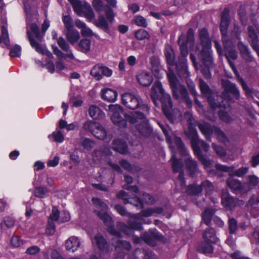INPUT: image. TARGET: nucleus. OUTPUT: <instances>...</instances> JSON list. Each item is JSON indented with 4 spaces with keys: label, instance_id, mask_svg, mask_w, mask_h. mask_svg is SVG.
Returning a JSON list of instances; mask_svg holds the SVG:
<instances>
[{
    "label": "nucleus",
    "instance_id": "nucleus-1",
    "mask_svg": "<svg viewBox=\"0 0 259 259\" xmlns=\"http://www.w3.org/2000/svg\"><path fill=\"white\" fill-rule=\"evenodd\" d=\"M92 200L96 206L100 209V210H96L95 212L107 227L108 231L116 236L120 237V233L113 228L114 224L112 219L107 212V205L97 198H93Z\"/></svg>",
    "mask_w": 259,
    "mask_h": 259
},
{
    "label": "nucleus",
    "instance_id": "nucleus-2",
    "mask_svg": "<svg viewBox=\"0 0 259 259\" xmlns=\"http://www.w3.org/2000/svg\"><path fill=\"white\" fill-rule=\"evenodd\" d=\"M167 77L169 82L170 88L172 91L173 97L176 99H179V92L182 97V99L186 103L189 108H191L192 105V102L189 96L187 90L184 85L178 84V80L177 79L175 73L172 70L169 69L167 73Z\"/></svg>",
    "mask_w": 259,
    "mask_h": 259
},
{
    "label": "nucleus",
    "instance_id": "nucleus-3",
    "mask_svg": "<svg viewBox=\"0 0 259 259\" xmlns=\"http://www.w3.org/2000/svg\"><path fill=\"white\" fill-rule=\"evenodd\" d=\"M185 119L188 124V132H185V134L190 140L191 146H207L204 142L199 139L195 126L197 125V122L193 118L192 114L189 112L184 114Z\"/></svg>",
    "mask_w": 259,
    "mask_h": 259
},
{
    "label": "nucleus",
    "instance_id": "nucleus-4",
    "mask_svg": "<svg viewBox=\"0 0 259 259\" xmlns=\"http://www.w3.org/2000/svg\"><path fill=\"white\" fill-rule=\"evenodd\" d=\"M122 103L127 108L131 110H135L140 108L143 112L148 114L149 107L145 104H141V99L137 96L129 93H125L122 95Z\"/></svg>",
    "mask_w": 259,
    "mask_h": 259
},
{
    "label": "nucleus",
    "instance_id": "nucleus-5",
    "mask_svg": "<svg viewBox=\"0 0 259 259\" xmlns=\"http://www.w3.org/2000/svg\"><path fill=\"white\" fill-rule=\"evenodd\" d=\"M222 42L224 48L223 55L225 56L234 72H237L234 63L232 61L238 58V53L235 49L234 42L230 38L222 40Z\"/></svg>",
    "mask_w": 259,
    "mask_h": 259
},
{
    "label": "nucleus",
    "instance_id": "nucleus-6",
    "mask_svg": "<svg viewBox=\"0 0 259 259\" xmlns=\"http://www.w3.org/2000/svg\"><path fill=\"white\" fill-rule=\"evenodd\" d=\"M109 111L112 114L111 115V120L113 123L120 128H125L127 126L125 117L123 118L121 114L124 115L123 109L119 105H110L108 107Z\"/></svg>",
    "mask_w": 259,
    "mask_h": 259
},
{
    "label": "nucleus",
    "instance_id": "nucleus-7",
    "mask_svg": "<svg viewBox=\"0 0 259 259\" xmlns=\"http://www.w3.org/2000/svg\"><path fill=\"white\" fill-rule=\"evenodd\" d=\"M222 85L224 88L222 96L225 99L232 101V97L236 100L240 99L239 91L236 84L229 80H222Z\"/></svg>",
    "mask_w": 259,
    "mask_h": 259
},
{
    "label": "nucleus",
    "instance_id": "nucleus-8",
    "mask_svg": "<svg viewBox=\"0 0 259 259\" xmlns=\"http://www.w3.org/2000/svg\"><path fill=\"white\" fill-rule=\"evenodd\" d=\"M171 208L167 206L163 207H156L149 208L141 211L139 213L133 215V218L139 220L141 217H148L155 214H163L166 215L167 218L170 217Z\"/></svg>",
    "mask_w": 259,
    "mask_h": 259
},
{
    "label": "nucleus",
    "instance_id": "nucleus-9",
    "mask_svg": "<svg viewBox=\"0 0 259 259\" xmlns=\"http://www.w3.org/2000/svg\"><path fill=\"white\" fill-rule=\"evenodd\" d=\"M158 100L161 103L163 113L171 122H173L174 119L171 114L172 103L170 95L165 93Z\"/></svg>",
    "mask_w": 259,
    "mask_h": 259
},
{
    "label": "nucleus",
    "instance_id": "nucleus-10",
    "mask_svg": "<svg viewBox=\"0 0 259 259\" xmlns=\"http://www.w3.org/2000/svg\"><path fill=\"white\" fill-rule=\"evenodd\" d=\"M171 151L172 153L171 160H172V167L173 170L175 172L179 171L182 168V164L180 162L177 158L176 155L174 153L175 151L177 150L178 152L181 155H187L185 147H170Z\"/></svg>",
    "mask_w": 259,
    "mask_h": 259
},
{
    "label": "nucleus",
    "instance_id": "nucleus-11",
    "mask_svg": "<svg viewBox=\"0 0 259 259\" xmlns=\"http://www.w3.org/2000/svg\"><path fill=\"white\" fill-rule=\"evenodd\" d=\"M227 184L228 187L234 191H238L242 193H246L251 190V188L249 187L246 188V187L248 186V184L246 183L241 184L240 181L232 178L227 179Z\"/></svg>",
    "mask_w": 259,
    "mask_h": 259
},
{
    "label": "nucleus",
    "instance_id": "nucleus-12",
    "mask_svg": "<svg viewBox=\"0 0 259 259\" xmlns=\"http://www.w3.org/2000/svg\"><path fill=\"white\" fill-rule=\"evenodd\" d=\"M222 203L227 208L232 210L235 206L244 204V202L230 196L227 192L222 193Z\"/></svg>",
    "mask_w": 259,
    "mask_h": 259
},
{
    "label": "nucleus",
    "instance_id": "nucleus-13",
    "mask_svg": "<svg viewBox=\"0 0 259 259\" xmlns=\"http://www.w3.org/2000/svg\"><path fill=\"white\" fill-rule=\"evenodd\" d=\"M165 93L160 82L159 81H155L151 88L150 96L156 106H158L157 102L158 99Z\"/></svg>",
    "mask_w": 259,
    "mask_h": 259
},
{
    "label": "nucleus",
    "instance_id": "nucleus-14",
    "mask_svg": "<svg viewBox=\"0 0 259 259\" xmlns=\"http://www.w3.org/2000/svg\"><path fill=\"white\" fill-rule=\"evenodd\" d=\"M92 243L96 244L103 253H108L110 250L106 240L101 234L98 233L94 236L92 239Z\"/></svg>",
    "mask_w": 259,
    "mask_h": 259
},
{
    "label": "nucleus",
    "instance_id": "nucleus-15",
    "mask_svg": "<svg viewBox=\"0 0 259 259\" xmlns=\"http://www.w3.org/2000/svg\"><path fill=\"white\" fill-rule=\"evenodd\" d=\"M117 198L122 199L125 204L129 203L139 208L143 207V203L138 197L130 198L127 193L124 191H119L117 194Z\"/></svg>",
    "mask_w": 259,
    "mask_h": 259
},
{
    "label": "nucleus",
    "instance_id": "nucleus-16",
    "mask_svg": "<svg viewBox=\"0 0 259 259\" xmlns=\"http://www.w3.org/2000/svg\"><path fill=\"white\" fill-rule=\"evenodd\" d=\"M117 226L121 231L127 235L131 234L133 230H141L142 228L141 224L132 220L129 221L128 226L121 223H118Z\"/></svg>",
    "mask_w": 259,
    "mask_h": 259
},
{
    "label": "nucleus",
    "instance_id": "nucleus-17",
    "mask_svg": "<svg viewBox=\"0 0 259 259\" xmlns=\"http://www.w3.org/2000/svg\"><path fill=\"white\" fill-rule=\"evenodd\" d=\"M159 126L165 135L166 141L168 144L170 145L174 143L176 146H184V144L181 138L175 135L170 136L169 135V129L168 127L165 126L162 124H159Z\"/></svg>",
    "mask_w": 259,
    "mask_h": 259
},
{
    "label": "nucleus",
    "instance_id": "nucleus-18",
    "mask_svg": "<svg viewBox=\"0 0 259 259\" xmlns=\"http://www.w3.org/2000/svg\"><path fill=\"white\" fill-rule=\"evenodd\" d=\"M211 48H203L200 52V59L203 66L213 67V58Z\"/></svg>",
    "mask_w": 259,
    "mask_h": 259
},
{
    "label": "nucleus",
    "instance_id": "nucleus-19",
    "mask_svg": "<svg viewBox=\"0 0 259 259\" xmlns=\"http://www.w3.org/2000/svg\"><path fill=\"white\" fill-rule=\"evenodd\" d=\"M237 48L242 58L246 62L254 61V58L250 54V52L247 46L244 45L242 41H239L237 44Z\"/></svg>",
    "mask_w": 259,
    "mask_h": 259
},
{
    "label": "nucleus",
    "instance_id": "nucleus-20",
    "mask_svg": "<svg viewBox=\"0 0 259 259\" xmlns=\"http://www.w3.org/2000/svg\"><path fill=\"white\" fill-rule=\"evenodd\" d=\"M28 39L30 42L31 47L35 49L36 51L42 54L47 55L50 58H53V54L49 51L42 47L41 45L35 40H33L29 32L28 31Z\"/></svg>",
    "mask_w": 259,
    "mask_h": 259
},
{
    "label": "nucleus",
    "instance_id": "nucleus-21",
    "mask_svg": "<svg viewBox=\"0 0 259 259\" xmlns=\"http://www.w3.org/2000/svg\"><path fill=\"white\" fill-rule=\"evenodd\" d=\"M145 112H133L129 114L124 113V117L126 123L129 122L132 124H134L138 121L139 119H145Z\"/></svg>",
    "mask_w": 259,
    "mask_h": 259
},
{
    "label": "nucleus",
    "instance_id": "nucleus-22",
    "mask_svg": "<svg viewBox=\"0 0 259 259\" xmlns=\"http://www.w3.org/2000/svg\"><path fill=\"white\" fill-rule=\"evenodd\" d=\"M197 126L201 132L204 135L207 140H210V135L214 132V127L211 126L209 123L204 121L199 122Z\"/></svg>",
    "mask_w": 259,
    "mask_h": 259
},
{
    "label": "nucleus",
    "instance_id": "nucleus-23",
    "mask_svg": "<svg viewBox=\"0 0 259 259\" xmlns=\"http://www.w3.org/2000/svg\"><path fill=\"white\" fill-rule=\"evenodd\" d=\"M28 31L29 32L33 40H35L39 43L42 42L43 35L40 34L39 28L35 23H31L29 29H27L26 33L27 36Z\"/></svg>",
    "mask_w": 259,
    "mask_h": 259
},
{
    "label": "nucleus",
    "instance_id": "nucleus-24",
    "mask_svg": "<svg viewBox=\"0 0 259 259\" xmlns=\"http://www.w3.org/2000/svg\"><path fill=\"white\" fill-rule=\"evenodd\" d=\"M80 241L78 238L75 236H71L65 242V247L68 250L74 251L79 247Z\"/></svg>",
    "mask_w": 259,
    "mask_h": 259
},
{
    "label": "nucleus",
    "instance_id": "nucleus-25",
    "mask_svg": "<svg viewBox=\"0 0 259 259\" xmlns=\"http://www.w3.org/2000/svg\"><path fill=\"white\" fill-rule=\"evenodd\" d=\"M143 120L144 121L137 126V130L142 136L147 137L150 135L152 130L146 119Z\"/></svg>",
    "mask_w": 259,
    "mask_h": 259
},
{
    "label": "nucleus",
    "instance_id": "nucleus-26",
    "mask_svg": "<svg viewBox=\"0 0 259 259\" xmlns=\"http://www.w3.org/2000/svg\"><path fill=\"white\" fill-rule=\"evenodd\" d=\"M199 37L203 48H211V40L206 29L202 28L200 30Z\"/></svg>",
    "mask_w": 259,
    "mask_h": 259
},
{
    "label": "nucleus",
    "instance_id": "nucleus-27",
    "mask_svg": "<svg viewBox=\"0 0 259 259\" xmlns=\"http://www.w3.org/2000/svg\"><path fill=\"white\" fill-rule=\"evenodd\" d=\"M139 83L143 86H149L153 81V77L148 73L143 72L137 75Z\"/></svg>",
    "mask_w": 259,
    "mask_h": 259
},
{
    "label": "nucleus",
    "instance_id": "nucleus-28",
    "mask_svg": "<svg viewBox=\"0 0 259 259\" xmlns=\"http://www.w3.org/2000/svg\"><path fill=\"white\" fill-rule=\"evenodd\" d=\"M65 35L67 40L72 45L77 42L80 38L78 31L73 28L66 30Z\"/></svg>",
    "mask_w": 259,
    "mask_h": 259
},
{
    "label": "nucleus",
    "instance_id": "nucleus-29",
    "mask_svg": "<svg viewBox=\"0 0 259 259\" xmlns=\"http://www.w3.org/2000/svg\"><path fill=\"white\" fill-rule=\"evenodd\" d=\"M248 36L251 40V46L252 48L257 51L259 50L258 45V36L255 31L254 28L252 26H249L247 27Z\"/></svg>",
    "mask_w": 259,
    "mask_h": 259
},
{
    "label": "nucleus",
    "instance_id": "nucleus-30",
    "mask_svg": "<svg viewBox=\"0 0 259 259\" xmlns=\"http://www.w3.org/2000/svg\"><path fill=\"white\" fill-rule=\"evenodd\" d=\"M117 96V93L110 89H106L102 91V98L109 102H114Z\"/></svg>",
    "mask_w": 259,
    "mask_h": 259
},
{
    "label": "nucleus",
    "instance_id": "nucleus-31",
    "mask_svg": "<svg viewBox=\"0 0 259 259\" xmlns=\"http://www.w3.org/2000/svg\"><path fill=\"white\" fill-rule=\"evenodd\" d=\"M203 237L205 241H210L211 243H214L218 241V238L216 237L215 231L212 228L205 229L203 234Z\"/></svg>",
    "mask_w": 259,
    "mask_h": 259
},
{
    "label": "nucleus",
    "instance_id": "nucleus-32",
    "mask_svg": "<svg viewBox=\"0 0 259 259\" xmlns=\"http://www.w3.org/2000/svg\"><path fill=\"white\" fill-rule=\"evenodd\" d=\"M89 113L93 119L102 118L104 116V112L97 106H91L89 109Z\"/></svg>",
    "mask_w": 259,
    "mask_h": 259
},
{
    "label": "nucleus",
    "instance_id": "nucleus-33",
    "mask_svg": "<svg viewBox=\"0 0 259 259\" xmlns=\"http://www.w3.org/2000/svg\"><path fill=\"white\" fill-rule=\"evenodd\" d=\"M199 86L202 94L205 97L211 95L212 91L209 85L202 78L199 79Z\"/></svg>",
    "mask_w": 259,
    "mask_h": 259
},
{
    "label": "nucleus",
    "instance_id": "nucleus-34",
    "mask_svg": "<svg viewBox=\"0 0 259 259\" xmlns=\"http://www.w3.org/2000/svg\"><path fill=\"white\" fill-rule=\"evenodd\" d=\"M164 54L167 63L170 66H173L175 63V59L174 52L172 48L169 46L166 47L164 50Z\"/></svg>",
    "mask_w": 259,
    "mask_h": 259
},
{
    "label": "nucleus",
    "instance_id": "nucleus-35",
    "mask_svg": "<svg viewBox=\"0 0 259 259\" xmlns=\"http://www.w3.org/2000/svg\"><path fill=\"white\" fill-rule=\"evenodd\" d=\"M99 126L96 128L93 135L97 139L102 140L108 139L107 137L106 132L103 126L99 123Z\"/></svg>",
    "mask_w": 259,
    "mask_h": 259
},
{
    "label": "nucleus",
    "instance_id": "nucleus-36",
    "mask_svg": "<svg viewBox=\"0 0 259 259\" xmlns=\"http://www.w3.org/2000/svg\"><path fill=\"white\" fill-rule=\"evenodd\" d=\"M98 126L100 127L99 123L92 120H88L83 124L82 128L85 131L89 132L93 134Z\"/></svg>",
    "mask_w": 259,
    "mask_h": 259
},
{
    "label": "nucleus",
    "instance_id": "nucleus-37",
    "mask_svg": "<svg viewBox=\"0 0 259 259\" xmlns=\"http://www.w3.org/2000/svg\"><path fill=\"white\" fill-rule=\"evenodd\" d=\"M78 50L84 53H87L90 50L91 40L84 38L80 40L78 44Z\"/></svg>",
    "mask_w": 259,
    "mask_h": 259
},
{
    "label": "nucleus",
    "instance_id": "nucleus-38",
    "mask_svg": "<svg viewBox=\"0 0 259 259\" xmlns=\"http://www.w3.org/2000/svg\"><path fill=\"white\" fill-rule=\"evenodd\" d=\"M114 246L115 249L117 251L120 249L129 251L132 247L131 244L129 242L122 241L120 239H118L116 241V244H115Z\"/></svg>",
    "mask_w": 259,
    "mask_h": 259
},
{
    "label": "nucleus",
    "instance_id": "nucleus-39",
    "mask_svg": "<svg viewBox=\"0 0 259 259\" xmlns=\"http://www.w3.org/2000/svg\"><path fill=\"white\" fill-rule=\"evenodd\" d=\"M229 26V19L221 20L220 24V30L222 35V40L229 39V37L227 35V29Z\"/></svg>",
    "mask_w": 259,
    "mask_h": 259
},
{
    "label": "nucleus",
    "instance_id": "nucleus-40",
    "mask_svg": "<svg viewBox=\"0 0 259 259\" xmlns=\"http://www.w3.org/2000/svg\"><path fill=\"white\" fill-rule=\"evenodd\" d=\"M187 168L189 171L190 175L192 176L197 170V164L195 161L189 157L185 160Z\"/></svg>",
    "mask_w": 259,
    "mask_h": 259
},
{
    "label": "nucleus",
    "instance_id": "nucleus-41",
    "mask_svg": "<svg viewBox=\"0 0 259 259\" xmlns=\"http://www.w3.org/2000/svg\"><path fill=\"white\" fill-rule=\"evenodd\" d=\"M95 24L96 26L103 29L105 32H108L109 26L103 15L99 16L98 20L95 22Z\"/></svg>",
    "mask_w": 259,
    "mask_h": 259
},
{
    "label": "nucleus",
    "instance_id": "nucleus-42",
    "mask_svg": "<svg viewBox=\"0 0 259 259\" xmlns=\"http://www.w3.org/2000/svg\"><path fill=\"white\" fill-rule=\"evenodd\" d=\"M214 212L215 211L212 208H206L203 212L202 214V220L207 225H209L210 224Z\"/></svg>",
    "mask_w": 259,
    "mask_h": 259
},
{
    "label": "nucleus",
    "instance_id": "nucleus-43",
    "mask_svg": "<svg viewBox=\"0 0 259 259\" xmlns=\"http://www.w3.org/2000/svg\"><path fill=\"white\" fill-rule=\"evenodd\" d=\"M186 57L184 56V55H181L179 57L178 59V63L179 64H177V68L178 70L179 68V66L181 67L182 71L183 72L184 76H187V69L186 68Z\"/></svg>",
    "mask_w": 259,
    "mask_h": 259
},
{
    "label": "nucleus",
    "instance_id": "nucleus-44",
    "mask_svg": "<svg viewBox=\"0 0 259 259\" xmlns=\"http://www.w3.org/2000/svg\"><path fill=\"white\" fill-rule=\"evenodd\" d=\"M214 133L217 135L219 141H221L223 144L226 145L229 143L228 138L225 133L219 127H214Z\"/></svg>",
    "mask_w": 259,
    "mask_h": 259
},
{
    "label": "nucleus",
    "instance_id": "nucleus-45",
    "mask_svg": "<svg viewBox=\"0 0 259 259\" xmlns=\"http://www.w3.org/2000/svg\"><path fill=\"white\" fill-rule=\"evenodd\" d=\"M184 39V36L181 35L179 37L178 40V44L180 46L181 51L180 55H184V56H187V55H188V50Z\"/></svg>",
    "mask_w": 259,
    "mask_h": 259
},
{
    "label": "nucleus",
    "instance_id": "nucleus-46",
    "mask_svg": "<svg viewBox=\"0 0 259 259\" xmlns=\"http://www.w3.org/2000/svg\"><path fill=\"white\" fill-rule=\"evenodd\" d=\"M193 148L194 153L197 155L200 160L202 162L204 165L206 167H210L211 165L210 161L201 155L200 152V147H193Z\"/></svg>",
    "mask_w": 259,
    "mask_h": 259
},
{
    "label": "nucleus",
    "instance_id": "nucleus-47",
    "mask_svg": "<svg viewBox=\"0 0 259 259\" xmlns=\"http://www.w3.org/2000/svg\"><path fill=\"white\" fill-rule=\"evenodd\" d=\"M90 74L95 78L99 80L102 78L101 66L96 65L91 70Z\"/></svg>",
    "mask_w": 259,
    "mask_h": 259
},
{
    "label": "nucleus",
    "instance_id": "nucleus-48",
    "mask_svg": "<svg viewBox=\"0 0 259 259\" xmlns=\"http://www.w3.org/2000/svg\"><path fill=\"white\" fill-rule=\"evenodd\" d=\"M84 10L83 11L82 13L84 14L85 17L89 21H91L95 18L94 13L89 5H84Z\"/></svg>",
    "mask_w": 259,
    "mask_h": 259
},
{
    "label": "nucleus",
    "instance_id": "nucleus-49",
    "mask_svg": "<svg viewBox=\"0 0 259 259\" xmlns=\"http://www.w3.org/2000/svg\"><path fill=\"white\" fill-rule=\"evenodd\" d=\"M211 243L210 241H205L204 240V242L198 246V249L205 253L212 252L213 249Z\"/></svg>",
    "mask_w": 259,
    "mask_h": 259
},
{
    "label": "nucleus",
    "instance_id": "nucleus-50",
    "mask_svg": "<svg viewBox=\"0 0 259 259\" xmlns=\"http://www.w3.org/2000/svg\"><path fill=\"white\" fill-rule=\"evenodd\" d=\"M49 193V190L46 188L36 187L34 190V195L39 198H45L47 197Z\"/></svg>",
    "mask_w": 259,
    "mask_h": 259
},
{
    "label": "nucleus",
    "instance_id": "nucleus-51",
    "mask_svg": "<svg viewBox=\"0 0 259 259\" xmlns=\"http://www.w3.org/2000/svg\"><path fill=\"white\" fill-rule=\"evenodd\" d=\"M57 44L59 47L64 52H70V47L68 42L63 37H59L57 39Z\"/></svg>",
    "mask_w": 259,
    "mask_h": 259
},
{
    "label": "nucleus",
    "instance_id": "nucleus-52",
    "mask_svg": "<svg viewBox=\"0 0 259 259\" xmlns=\"http://www.w3.org/2000/svg\"><path fill=\"white\" fill-rule=\"evenodd\" d=\"M202 191H204L206 194H209L213 191V186L211 183L206 180L201 184Z\"/></svg>",
    "mask_w": 259,
    "mask_h": 259
},
{
    "label": "nucleus",
    "instance_id": "nucleus-53",
    "mask_svg": "<svg viewBox=\"0 0 259 259\" xmlns=\"http://www.w3.org/2000/svg\"><path fill=\"white\" fill-rule=\"evenodd\" d=\"M237 76V80L239 82L242 86L243 90L245 92L246 94L250 95L252 93L250 89L248 87L247 85L244 81L242 77H241L237 72H234Z\"/></svg>",
    "mask_w": 259,
    "mask_h": 259
},
{
    "label": "nucleus",
    "instance_id": "nucleus-54",
    "mask_svg": "<svg viewBox=\"0 0 259 259\" xmlns=\"http://www.w3.org/2000/svg\"><path fill=\"white\" fill-rule=\"evenodd\" d=\"M135 36L139 40H143L149 38V34L146 30L140 29L135 32Z\"/></svg>",
    "mask_w": 259,
    "mask_h": 259
},
{
    "label": "nucleus",
    "instance_id": "nucleus-55",
    "mask_svg": "<svg viewBox=\"0 0 259 259\" xmlns=\"http://www.w3.org/2000/svg\"><path fill=\"white\" fill-rule=\"evenodd\" d=\"M72 7L75 12L79 16L82 14V12L84 10V6H82L81 2L78 0L72 5Z\"/></svg>",
    "mask_w": 259,
    "mask_h": 259
},
{
    "label": "nucleus",
    "instance_id": "nucleus-56",
    "mask_svg": "<svg viewBox=\"0 0 259 259\" xmlns=\"http://www.w3.org/2000/svg\"><path fill=\"white\" fill-rule=\"evenodd\" d=\"M63 21L67 30L73 28L72 19L69 16H63Z\"/></svg>",
    "mask_w": 259,
    "mask_h": 259
},
{
    "label": "nucleus",
    "instance_id": "nucleus-57",
    "mask_svg": "<svg viewBox=\"0 0 259 259\" xmlns=\"http://www.w3.org/2000/svg\"><path fill=\"white\" fill-rule=\"evenodd\" d=\"M202 191L200 185H191L189 186L187 192L189 194H197Z\"/></svg>",
    "mask_w": 259,
    "mask_h": 259
},
{
    "label": "nucleus",
    "instance_id": "nucleus-58",
    "mask_svg": "<svg viewBox=\"0 0 259 259\" xmlns=\"http://www.w3.org/2000/svg\"><path fill=\"white\" fill-rule=\"evenodd\" d=\"M206 98H207V101L209 105L213 109H215L220 106V103L213 97H212L211 95Z\"/></svg>",
    "mask_w": 259,
    "mask_h": 259
},
{
    "label": "nucleus",
    "instance_id": "nucleus-59",
    "mask_svg": "<svg viewBox=\"0 0 259 259\" xmlns=\"http://www.w3.org/2000/svg\"><path fill=\"white\" fill-rule=\"evenodd\" d=\"M12 245L15 247H18L23 244V240L17 236H14L11 240Z\"/></svg>",
    "mask_w": 259,
    "mask_h": 259
},
{
    "label": "nucleus",
    "instance_id": "nucleus-60",
    "mask_svg": "<svg viewBox=\"0 0 259 259\" xmlns=\"http://www.w3.org/2000/svg\"><path fill=\"white\" fill-rule=\"evenodd\" d=\"M249 178V183H247L248 184V186L246 187V188L249 187L252 189V187H254L256 186L258 183V179L257 177L254 175H250L248 176Z\"/></svg>",
    "mask_w": 259,
    "mask_h": 259
},
{
    "label": "nucleus",
    "instance_id": "nucleus-61",
    "mask_svg": "<svg viewBox=\"0 0 259 259\" xmlns=\"http://www.w3.org/2000/svg\"><path fill=\"white\" fill-rule=\"evenodd\" d=\"M134 21L135 23L140 26L146 27L147 22L146 19L141 16H137L135 17Z\"/></svg>",
    "mask_w": 259,
    "mask_h": 259
},
{
    "label": "nucleus",
    "instance_id": "nucleus-62",
    "mask_svg": "<svg viewBox=\"0 0 259 259\" xmlns=\"http://www.w3.org/2000/svg\"><path fill=\"white\" fill-rule=\"evenodd\" d=\"M55 232V225L54 223L49 220L48 224L46 228V233L48 235H53Z\"/></svg>",
    "mask_w": 259,
    "mask_h": 259
},
{
    "label": "nucleus",
    "instance_id": "nucleus-63",
    "mask_svg": "<svg viewBox=\"0 0 259 259\" xmlns=\"http://www.w3.org/2000/svg\"><path fill=\"white\" fill-rule=\"evenodd\" d=\"M59 217V211L56 207H53L52 210V213H51L49 220L53 221H56L58 220Z\"/></svg>",
    "mask_w": 259,
    "mask_h": 259
},
{
    "label": "nucleus",
    "instance_id": "nucleus-64",
    "mask_svg": "<svg viewBox=\"0 0 259 259\" xmlns=\"http://www.w3.org/2000/svg\"><path fill=\"white\" fill-rule=\"evenodd\" d=\"M229 228L230 233H234L237 229V221L234 219H230L229 221Z\"/></svg>",
    "mask_w": 259,
    "mask_h": 259
}]
</instances>
